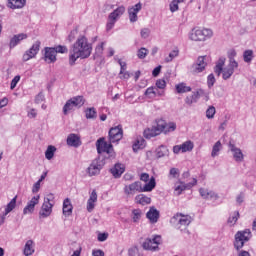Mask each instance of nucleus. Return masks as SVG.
<instances>
[{"instance_id":"69168bd1","label":"nucleus","mask_w":256,"mask_h":256,"mask_svg":"<svg viewBox=\"0 0 256 256\" xmlns=\"http://www.w3.org/2000/svg\"><path fill=\"white\" fill-rule=\"evenodd\" d=\"M28 117H29V119H35V117H37V110L31 109V110L28 112Z\"/></svg>"},{"instance_id":"338daca9","label":"nucleus","mask_w":256,"mask_h":256,"mask_svg":"<svg viewBox=\"0 0 256 256\" xmlns=\"http://www.w3.org/2000/svg\"><path fill=\"white\" fill-rule=\"evenodd\" d=\"M159 73H161V66H157V67L154 68V70L152 71L153 77H158Z\"/></svg>"},{"instance_id":"393cba45","label":"nucleus","mask_w":256,"mask_h":256,"mask_svg":"<svg viewBox=\"0 0 256 256\" xmlns=\"http://www.w3.org/2000/svg\"><path fill=\"white\" fill-rule=\"evenodd\" d=\"M66 141L69 147H80L81 145V138L77 134H69Z\"/></svg>"},{"instance_id":"bb28decb","label":"nucleus","mask_w":256,"mask_h":256,"mask_svg":"<svg viewBox=\"0 0 256 256\" xmlns=\"http://www.w3.org/2000/svg\"><path fill=\"white\" fill-rule=\"evenodd\" d=\"M135 203H137V205H151V197L145 195V194H138L135 197Z\"/></svg>"},{"instance_id":"3c124183","label":"nucleus","mask_w":256,"mask_h":256,"mask_svg":"<svg viewBox=\"0 0 256 256\" xmlns=\"http://www.w3.org/2000/svg\"><path fill=\"white\" fill-rule=\"evenodd\" d=\"M104 45H105V43L102 42V43H100V44H98V45L96 46V48H95V55H96L97 57H101V55H103Z\"/></svg>"},{"instance_id":"680f3d73","label":"nucleus","mask_w":256,"mask_h":256,"mask_svg":"<svg viewBox=\"0 0 256 256\" xmlns=\"http://www.w3.org/2000/svg\"><path fill=\"white\" fill-rule=\"evenodd\" d=\"M140 181H143L144 183H147L148 181H151V178H149L148 173H142L140 175Z\"/></svg>"},{"instance_id":"0eeeda50","label":"nucleus","mask_w":256,"mask_h":256,"mask_svg":"<svg viewBox=\"0 0 256 256\" xmlns=\"http://www.w3.org/2000/svg\"><path fill=\"white\" fill-rule=\"evenodd\" d=\"M251 239V230L245 229L243 231H238L235 234L234 247L237 251L243 249L245 243Z\"/></svg>"},{"instance_id":"6e6d98bb","label":"nucleus","mask_w":256,"mask_h":256,"mask_svg":"<svg viewBox=\"0 0 256 256\" xmlns=\"http://www.w3.org/2000/svg\"><path fill=\"white\" fill-rule=\"evenodd\" d=\"M170 11L172 13H175V11H179V3L177 2V0H173L170 4Z\"/></svg>"},{"instance_id":"dca6fc26","label":"nucleus","mask_w":256,"mask_h":256,"mask_svg":"<svg viewBox=\"0 0 256 256\" xmlns=\"http://www.w3.org/2000/svg\"><path fill=\"white\" fill-rule=\"evenodd\" d=\"M158 127L160 128V134L165 133L167 135V133H173L177 129V124L175 122L166 123L165 120L159 119Z\"/></svg>"},{"instance_id":"412c9836","label":"nucleus","mask_w":256,"mask_h":256,"mask_svg":"<svg viewBox=\"0 0 256 256\" xmlns=\"http://www.w3.org/2000/svg\"><path fill=\"white\" fill-rule=\"evenodd\" d=\"M199 193L201 197L210 201H217L219 199V194L215 193L213 190H209L207 188H200Z\"/></svg>"},{"instance_id":"0e129e2a","label":"nucleus","mask_w":256,"mask_h":256,"mask_svg":"<svg viewBox=\"0 0 256 256\" xmlns=\"http://www.w3.org/2000/svg\"><path fill=\"white\" fill-rule=\"evenodd\" d=\"M107 237H109V234L100 233V234H98V241H100V242L107 241Z\"/></svg>"},{"instance_id":"9b49d317","label":"nucleus","mask_w":256,"mask_h":256,"mask_svg":"<svg viewBox=\"0 0 256 256\" xmlns=\"http://www.w3.org/2000/svg\"><path fill=\"white\" fill-rule=\"evenodd\" d=\"M109 141L110 143H119L121 139H123V126L118 125L115 127H112L109 130Z\"/></svg>"},{"instance_id":"c85d7f7f","label":"nucleus","mask_w":256,"mask_h":256,"mask_svg":"<svg viewBox=\"0 0 256 256\" xmlns=\"http://www.w3.org/2000/svg\"><path fill=\"white\" fill-rule=\"evenodd\" d=\"M33 253H35V242L28 240L24 246L23 254L25 256H31Z\"/></svg>"},{"instance_id":"39448f33","label":"nucleus","mask_w":256,"mask_h":256,"mask_svg":"<svg viewBox=\"0 0 256 256\" xmlns=\"http://www.w3.org/2000/svg\"><path fill=\"white\" fill-rule=\"evenodd\" d=\"M126 8L125 6L121 5L114 9L108 16V22L106 24L107 31H111L113 27H115V23H117L118 19H121L123 15H125Z\"/></svg>"},{"instance_id":"13d9d810","label":"nucleus","mask_w":256,"mask_h":256,"mask_svg":"<svg viewBox=\"0 0 256 256\" xmlns=\"http://www.w3.org/2000/svg\"><path fill=\"white\" fill-rule=\"evenodd\" d=\"M169 175H171V177H173L174 179L179 177V169L177 168H171Z\"/></svg>"},{"instance_id":"2eb2a0df","label":"nucleus","mask_w":256,"mask_h":256,"mask_svg":"<svg viewBox=\"0 0 256 256\" xmlns=\"http://www.w3.org/2000/svg\"><path fill=\"white\" fill-rule=\"evenodd\" d=\"M178 185L176 184L174 187V191L176 193V195H181V193H183V191H187V189H193V187H195V185H197V178H193V181L190 183L185 184V182L179 180Z\"/></svg>"},{"instance_id":"37998d69","label":"nucleus","mask_w":256,"mask_h":256,"mask_svg":"<svg viewBox=\"0 0 256 256\" xmlns=\"http://www.w3.org/2000/svg\"><path fill=\"white\" fill-rule=\"evenodd\" d=\"M243 59L245 63H251V61H253V50H245L243 53Z\"/></svg>"},{"instance_id":"7c9ffc66","label":"nucleus","mask_w":256,"mask_h":256,"mask_svg":"<svg viewBox=\"0 0 256 256\" xmlns=\"http://www.w3.org/2000/svg\"><path fill=\"white\" fill-rule=\"evenodd\" d=\"M175 89H176V93H178L179 95H181L183 93H191V91H192L191 86H187V84L185 82L176 84Z\"/></svg>"},{"instance_id":"4d7b16f0","label":"nucleus","mask_w":256,"mask_h":256,"mask_svg":"<svg viewBox=\"0 0 256 256\" xmlns=\"http://www.w3.org/2000/svg\"><path fill=\"white\" fill-rule=\"evenodd\" d=\"M208 87L211 88L215 85V75L209 74L207 77Z\"/></svg>"},{"instance_id":"f257e3e1","label":"nucleus","mask_w":256,"mask_h":256,"mask_svg":"<svg viewBox=\"0 0 256 256\" xmlns=\"http://www.w3.org/2000/svg\"><path fill=\"white\" fill-rule=\"evenodd\" d=\"M93 52V45L85 36H79L72 46V51L69 55V63L73 65L77 59H89Z\"/></svg>"},{"instance_id":"a18cd8bd","label":"nucleus","mask_w":256,"mask_h":256,"mask_svg":"<svg viewBox=\"0 0 256 256\" xmlns=\"http://www.w3.org/2000/svg\"><path fill=\"white\" fill-rule=\"evenodd\" d=\"M146 97H149V99H153L154 97H157V89L154 87H149L145 91Z\"/></svg>"},{"instance_id":"f03ea898","label":"nucleus","mask_w":256,"mask_h":256,"mask_svg":"<svg viewBox=\"0 0 256 256\" xmlns=\"http://www.w3.org/2000/svg\"><path fill=\"white\" fill-rule=\"evenodd\" d=\"M156 185L157 182H155V177L152 176L150 181L143 187L139 181H136L130 185H126L124 187V193L126 195H135V193H150V191L155 189Z\"/></svg>"},{"instance_id":"a211bd4d","label":"nucleus","mask_w":256,"mask_h":256,"mask_svg":"<svg viewBox=\"0 0 256 256\" xmlns=\"http://www.w3.org/2000/svg\"><path fill=\"white\" fill-rule=\"evenodd\" d=\"M39 199H41V196L39 195L32 197V199L24 207L23 215H33L35 212V206L39 205Z\"/></svg>"},{"instance_id":"5701e85b","label":"nucleus","mask_w":256,"mask_h":256,"mask_svg":"<svg viewBox=\"0 0 256 256\" xmlns=\"http://www.w3.org/2000/svg\"><path fill=\"white\" fill-rule=\"evenodd\" d=\"M97 190H93L90 193L89 199L87 201L86 209L88 213H92L93 209H95V203H97Z\"/></svg>"},{"instance_id":"f704fd0d","label":"nucleus","mask_w":256,"mask_h":256,"mask_svg":"<svg viewBox=\"0 0 256 256\" xmlns=\"http://www.w3.org/2000/svg\"><path fill=\"white\" fill-rule=\"evenodd\" d=\"M70 101L78 109L85 105V98L83 96H75L71 98Z\"/></svg>"},{"instance_id":"ddd939ff","label":"nucleus","mask_w":256,"mask_h":256,"mask_svg":"<svg viewBox=\"0 0 256 256\" xmlns=\"http://www.w3.org/2000/svg\"><path fill=\"white\" fill-rule=\"evenodd\" d=\"M39 49H41V41H36L32 47L23 54V61H30V59H35V57H37V53H39Z\"/></svg>"},{"instance_id":"e2e57ef3","label":"nucleus","mask_w":256,"mask_h":256,"mask_svg":"<svg viewBox=\"0 0 256 256\" xmlns=\"http://www.w3.org/2000/svg\"><path fill=\"white\" fill-rule=\"evenodd\" d=\"M9 105V99L7 97H4L0 100V109H3V107H7Z\"/></svg>"},{"instance_id":"5fc2aeb1","label":"nucleus","mask_w":256,"mask_h":256,"mask_svg":"<svg viewBox=\"0 0 256 256\" xmlns=\"http://www.w3.org/2000/svg\"><path fill=\"white\" fill-rule=\"evenodd\" d=\"M19 81H21V76L17 75L15 76L10 84V89H15V87H17V83H19Z\"/></svg>"},{"instance_id":"a19ab883","label":"nucleus","mask_w":256,"mask_h":256,"mask_svg":"<svg viewBox=\"0 0 256 256\" xmlns=\"http://www.w3.org/2000/svg\"><path fill=\"white\" fill-rule=\"evenodd\" d=\"M175 57H179V48H175L169 53V56L165 58L166 63H171Z\"/></svg>"},{"instance_id":"c03bdc74","label":"nucleus","mask_w":256,"mask_h":256,"mask_svg":"<svg viewBox=\"0 0 256 256\" xmlns=\"http://www.w3.org/2000/svg\"><path fill=\"white\" fill-rule=\"evenodd\" d=\"M75 109L74 104H72L71 100L69 99L63 107L64 115H68L69 111H73Z\"/></svg>"},{"instance_id":"7ed1b4c3","label":"nucleus","mask_w":256,"mask_h":256,"mask_svg":"<svg viewBox=\"0 0 256 256\" xmlns=\"http://www.w3.org/2000/svg\"><path fill=\"white\" fill-rule=\"evenodd\" d=\"M69 49L67 46L58 45L55 47L44 48V61L46 63H55L57 61V53H68Z\"/></svg>"},{"instance_id":"1a4fd4ad","label":"nucleus","mask_w":256,"mask_h":256,"mask_svg":"<svg viewBox=\"0 0 256 256\" xmlns=\"http://www.w3.org/2000/svg\"><path fill=\"white\" fill-rule=\"evenodd\" d=\"M200 97H204L205 101H209V94L205 92L203 89H198L196 92H193L191 95L186 96L185 103L186 105H193V103H197L199 101Z\"/></svg>"},{"instance_id":"6ab92c4d","label":"nucleus","mask_w":256,"mask_h":256,"mask_svg":"<svg viewBox=\"0 0 256 256\" xmlns=\"http://www.w3.org/2000/svg\"><path fill=\"white\" fill-rule=\"evenodd\" d=\"M205 67H207V62H205V56L198 57L195 64L191 67V73L197 75V73H203L205 71Z\"/></svg>"},{"instance_id":"a878e982","label":"nucleus","mask_w":256,"mask_h":256,"mask_svg":"<svg viewBox=\"0 0 256 256\" xmlns=\"http://www.w3.org/2000/svg\"><path fill=\"white\" fill-rule=\"evenodd\" d=\"M63 215H65L66 217H69V215H72L73 213V204H71V199L66 198L63 201Z\"/></svg>"},{"instance_id":"9d476101","label":"nucleus","mask_w":256,"mask_h":256,"mask_svg":"<svg viewBox=\"0 0 256 256\" xmlns=\"http://www.w3.org/2000/svg\"><path fill=\"white\" fill-rule=\"evenodd\" d=\"M96 147L99 154L106 153L107 155H113V144H111V141L107 143L105 138H99L96 142Z\"/></svg>"},{"instance_id":"ea45409f","label":"nucleus","mask_w":256,"mask_h":256,"mask_svg":"<svg viewBox=\"0 0 256 256\" xmlns=\"http://www.w3.org/2000/svg\"><path fill=\"white\" fill-rule=\"evenodd\" d=\"M86 119H97V111L94 107L85 110Z\"/></svg>"},{"instance_id":"052dcab7","label":"nucleus","mask_w":256,"mask_h":256,"mask_svg":"<svg viewBox=\"0 0 256 256\" xmlns=\"http://www.w3.org/2000/svg\"><path fill=\"white\" fill-rule=\"evenodd\" d=\"M235 57H237V52L235 50H231L228 54L229 63H231V61H235Z\"/></svg>"},{"instance_id":"473e14b6","label":"nucleus","mask_w":256,"mask_h":256,"mask_svg":"<svg viewBox=\"0 0 256 256\" xmlns=\"http://www.w3.org/2000/svg\"><path fill=\"white\" fill-rule=\"evenodd\" d=\"M99 173H101V166L97 163H92L89 167H88V175L90 177H93L95 175H99Z\"/></svg>"},{"instance_id":"e433bc0d","label":"nucleus","mask_w":256,"mask_h":256,"mask_svg":"<svg viewBox=\"0 0 256 256\" xmlns=\"http://www.w3.org/2000/svg\"><path fill=\"white\" fill-rule=\"evenodd\" d=\"M225 61L226 59L224 57L219 58L215 68H214V73H216V75H221L222 71H223V67H225Z\"/></svg>"},{"instance_id":"864d4df0","label":"nucleus","mask_w":256,"mask_h":256,"mask_svg":"<svg viewBox=\"0 0 256 256\" xmlns=\"http://www.w3.org/2000/svg\"><path fill=\"white\" fill-rule=\"evenodd\" d=\"M140 35H141L142 39H147L151 35V29L143 28L140 31Z\"/></svg>"},{"instance_id":"8fccbe9b","label":"nucleus","mask_w":256,"mask_h":256,"mask_svg":"<svg viewBox=\"0 0 256 256\" xmlns=\"http://www.w3.org/2000/svg\"><path fill=\"white\" fill-rule=\"evenodd\" d=\"M148 53H149V50H147V48L142 47L138 50L137 57H138V59H145V57H147Z\"/></svg>"},{"instance_id":"de8ad7c7","label":"nucleus","mask_w":256,"mask_h":256,"mask_svg":"<svg viewBox=\"0 0 256 256\" xmlns=\"http://www.w3.org/2000/svg\"><path fill=\"white\" fill-rule=\"evenodd\" d=\"M237 221H239V212L238 211L234 212V214L228 218V223L230 225H235V223H237Z\"/></svg>"},{"instance_id":"c9c22d12","label":"nucleus","mask_w":256,"mask_h":256,"mask_svg":"<svg viewBox=\"0 0 256 256\" xmlns=\"http://www.w3.org/2000/svg\"><path fill=\"white\" fill-rule=\"evenodd\" d=\"M17 207V196H15L5 207L4 215H9Z\"/></svg>"},{"instance_id":"bf43d9fd","label":"nucleus","mask_w":256,"mask_h":256,"mask_svg":"<svg viewBox=\"0 0 256 256\" xmlns=\"http://www.w3.org/2000/svg\"><path fill=\"white\" fill-rule=\"evenodd\" d=\"M118 63L120 65V74H123V71H127V63L122 62L121 59H118Z\"/></svg>"},{"instance_id":"6e6552de","label":"nucleus","mask_w":256,"mask_h":256,"mask_svg":"<svg viewBox=\"0 0 256 256\" xmlns=\"http://www.w3.org/2000/svg\"><path fill=\"white\" fill-rule=\"evenodd\" d=\"M53 199V194H49L48 197L44 200V203L42 204L41 210L39 212L40 217L43 219L49 217L51 213H53V204L51 203Z\"/></svg>"},{"instance_id":"cd10ccee","label":"nucleus","mask_w":256,"mask_h":256,"mask_svg":"<svg viewBox=\"0 0 256 256\" xmlns=\"http://www.w3.org/2000/svg\"><path fill=\"white\" fill-rule=\"evenodd\" d=\"M24 39H27V34L21 33L14 35V37L10 40V49H13V47H17V45H19V43H21V41H23Z\"/></svg>"},{"instance_id":"f3484780","label":"nucleus","mask_w":256,"mask_h":256,"mask_svg":"<svg viewBox=\"0 0 256 256\" xmlns=\"http://www.w3.org/2000/svg\"><path fill=\"white\" fill-rule=\"evenodd\" d=\"M239 67V63L237 61L229 62L228 66L222 69V78L227 81V79H231L233 73H235V69Z\"/></svg>"},{"instance_id":"423d86ee","label":"nucleus","mask_w":256,"mask_h":256,"mask_svg":"<svg viewBox=\"0 0 256 256\" xmlns=\"http://www.w3.org/2000/svg\"><path fill=\"white\" fill-rule=\"evenodd\" d=\"M211 37H213V30L207 28H196L190 33L191 41H207Z\"/></svg>"},{"instance_id":"72a5a7b5","label":"nucleus","mask_w":256,"mask_h":256,"mask_svg":"<svg viewBox=\"0 0 256 256\" xmlns=\"http://www.w3.org/2000/svg\"><path fill=\"white\" fill-rule=\"evenodd\" d=\"M8 7L10 9H21L25 7V0H8Z\"/></svg>"},{"instance_id":"58836bf2","label":"nucleus","mask_w":256,"mask_h":256,"mask_svg":"<svg viewBox=\"0 0 256 256\" xmlns=\"http://www.w3.org/2000/svg\"><path fill=\"white\" fill-rule=\"evenodd\" d=\"M55 151H57V148H55V146L53 145L48 146L45 152V157L46 159H48V161H51V159L55 157Z\"/></svg>"},{"instance_id":"20e7f679","label":"nucleus","mask_w":256,"mask_h":256,"mask_svg":"<svg viewBox=\"0 0 256 256\" xmlns=\"http://www.w3.org/2000/svg\"><path fill=\"white\" fill-rule=\"evenodd\" d=\"M193 218L189 214L176 213L170 220L171 225L176 229H187Z\"/></svg>"},{"instance_id":"4468645a","label":"nucleus","mask_w":256,"mask_h":256,"mask_svg":"<svg viewBox=\"0 0 256 256\" xmlns=\"http://www.w3.org/2000/svg\"><path fill=\"white\" fill-rule=\"evenodd\" d=\"M194 147H195V144L193 143V141L188 140L182 143L181 145H175L173 147V153H175L176 155H179V153L191 152L193 151Z\"/></svg>"},{"instance_id":"4c0bfd02","label":"nucleus","mask_w":256,"mask_h":256,"mask_svg":"<svg viewBox=\"0 0 256 256\" xmlns=\"http://www.w3.org/2000/svg\"><path fill=\"white\" fill-rule=\"evenodd\" d=\"M145 139L143 137H138L133 144V151H139V149H144Z\"/></svg>"},{"instance_id":"aec40b11","label":"nucleus","mask_w":256,"mask_h":256,"mask_svg":"<svg viewBox=\"0 0 256 256\" xmlns=\"http://www.w3.org/2000/svg\"><path fill=\"white\" fill-rule=\"evenodd\" d=\"M143 9V4L141 2L137 3L136 5L128 8V17L130 19V23H137L138 17L137 13Z\"/></svg>"},{"instance_id":"603ef678","label":"nucleus","mask_w":256,"mask_h":256,"mask_svg":"<svg viewBox=\"0 0 256 256\" xmlns=\"http://www.w3.org/2000/svg\"><path fill=\"white\" fill-rule=\"evenodd\" d=\"M157 89H165L167 87V81L165 79H158L156 81Z\"/></svg>"},{"instance_id":"49530a36","label":"nucleus","mask_w":256,"mask_h":256,"mask_svg":"<svg viewBox=\"0 0 256 256\" xmlns=\"http://www.w3.org/2000/svg\"><path fill=\"white\" fill-rule=\"evenodd\" d=\"M220 151H221V141H217L212 148V153H211L212 157H217Z\"/></svg>"},{"instance_id":"09e8293b","label":"nucleus","mask_w":256,"mask_h":256,"mask_svg":"<svg viewBox=\"0 0 256 256\" xmlns=\"http://www.w3.org/2000/svg\"><path fill=\"white\" fill-rule=\"evenodd\" d=\"M215 113H217V111L215 110V107L209 106V108L206 110L207 119H213V117H215Z\"/></svg>"},{"instance_id":"774afa93","label":"nucleus","mask_w":256,"mask_h":256,"mask_svg":"<svg viewBox=\"0 0 256 256\" xmlns=\"http://www.w3.org/2000/svg\"><path fill=\"white\" fill-rule=\"evenodd\" d=\"M92 255L93 256H105V252H103V250H93Z\"/></svg>"},{"instance_id":"c756f323","label":"nucleus","mask_w":256,"mask_h":256,"mask_svg":"<svg viewBox=\"0 0 256 256\" xmlns=\"http://www.w3.org/2000/svg\"><path fill=\"white\" fill-rule=\"evenodd\" d=\"M230 147V151H232L233 153V157L235 159V161L241 162L243 161V152L241 151V149L237 148L234 146V144H229Z\"/></svg>"},{"instance_id":"79ce46f5","label":"nucleus","mask_w":256,"mask_h":256,"mask_svg":"<svg viewBox=\"0 0 256 256\" xmlns=\"http://www.w3.org/2000/svg\"><path fill=\"white\" fill-rule=\"evenodd\" d=\"M141 209H134L132 210V220L134 223H139V221L141 220Z\"/></svg>"},{"instance_id":"2f4dec72","label":"nucleus","mask_w":256,"mask_h":256,"mask_svg":"<svg viewBox=\"0 0 256 256\" xmlns=\"http://www.w3.org/2000/svg\"><path fill=\"white\" fill-rule=\"evenodd\" d=\"M110 171H111L113 177H115V178L121 177V175H123V173H125V166H123L122 164H116V165H114L113 168H111Z\"/></svg>"},{"instance_id":"b1692460","label":"nucleus","mask_w":256,"mask_h":256,"mask_svg":"<svg viewBox=\"0 0 256 256\" xmlns=\"http://www.w3.org/2000/svg\"><path fill=\"white\" fill-rule=\"evenodd\" d=\"M146 217L150 223L155 224L159 221L160 214L155 207H150L149 211L146 213Z\"/></svg>"},{"instance_id":"f8f14e48","label":"nucleus","mask_w":256,"mask_h":256,"mask_svg":"<svg viewBox=\"0 0 256 256\" xmlns=\"http://www.w3.org/2000/svg\"><path fill=\"white\" fill-rule=\"evenodd\" d=\"M161 243V236H154L153 239L147 238L143 243V249L146 251H155L159 249V244Z\"/></svg>"},{"instance_id":"4be33fe9","label":"nucleus","mask_w":256,"mask_h":256,"mask_svg":"<svg viewBox=\"0 0 256 256\" xmlns=\"http://www.w3.org/2000/svg\"><path fill=\"white\" fill-rule=\"evenodd\" d=\"M157 135H161V130L159 128V120L156 121V126L144 130V137L146 139L157 137Z\"/></svg>"}]
</instances>
